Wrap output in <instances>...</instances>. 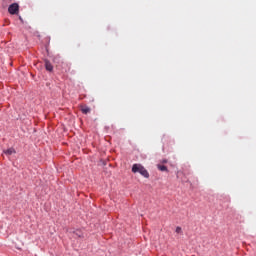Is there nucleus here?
<instances>
[{
  "instance_id": "1",
  "label": "nucleus",
  "mask_w": 256,
  "mask_h": 256,
  "mask_svg": "<svg viewBox=\"0 0 256 256\" xmlns=\"http://www.w3.org/2000/svg\"><path fill=\"white\" fill-rule=\"evenodd\" d=\"M132 173H140V175H142V177L149 179V172L141 164H134L132 166Z\"/></svg>"
},
{
  "instance_id": "2",
  "label": "nucleus",
  "mask_w": 256,
  "mask_h": 256,
  "mask_svg": "<svg viewBox=\"0 0 256 256\" xmlns=\"http://www.w3.org/2000/svg\"><path fill=\"white\" fill-rule=\"evenodd\" d=\"M8 12L10 15H18L19 14V4L13 3L8 7Z\"/></svg>"
},
{
  "instance_id": "3",
  "label": "nucleus",
  "mask_w": 256,
  "mask_h": 256,
  "mask_svg": "<svg viewBox=\"0 0 256 256\" xmlns=\"http://www.w3.org/2000/svg\"><path fill=\"white\" fill-rule=\"evenodd\" d=\"M45 69L49 72L53 71V64L49 60H45Z\"/></svg>"
},
{
  "instance_id": "4",
  "label": "nucleus",
  "mask_w": 256,
  "mask_h": 256,
  "mask_svg": "<svg viewBox=\"0 0 256 256\" xmlns=\"http://www.w3.org/2000/svg\"><path fill=\"white\" fill-rule=\"evenodd\" d=\"M4 155H13V153H16L15 148H9L7 150H3Z\"/></svg>"
},
{
  "instance_id": "5",
  "label": "nucleus",
  "mask_w": 256,
  "mask_h": 256,
  "mask_svg": "<svg viewBox=\"0 0 256 256\" xmlns=\"http://www.w3.org/2000/svg\"><path fill=\"white\" fill-rule=\"evenodd\" d=\"M81 111L84 115H87V113H91V108H89L88 106H82Z\"/></svg>"
},
{
  "instance_id": "6",
  "label": "nucleus",
  "mask_w": 256,
  "mask_h": 256,
  "mask_svg": "<svg viewBox=\"0 0 256 256\" xmlns=\"http://www.w3.org/2000/svg\"><path fill=\"white\" fill-rule=\"evenodd\" d=\"M72 233L73 237H83V232L81 230H75Z\"/></svg>"
},
{
  "instance_id": "7",
  "label": "nucleus",
  "mask_w": 256,
  "mask_h": 256,
  "mask_svg": "<svg viewBox=\"0 0 256 256\" xmlns=\"http://www.w3.org/2000/svg\"><path fill=\"white\" fill-rule=\"evenodd\" d=\"M157 169H159V171H168L167 166L161 164L157 165Z\"/></svg>"
},
{
  "instance_id": "8",
  "label": "nucleus",
  "mask_w": 256,
  "mask_h": 256,
  "mask_svg": "<svg viewBox=\"0 0 256 256\" xmlns=\"http://www.w3.org/2000/svg\"><path fill=\"white\" fill-rule=\"evenodd\" d=\"M175 232H176L178 235H183V229H182L180 226H177V227H176Z\"/></svg>"
},
{
  "instance_id": "9",
  "label": "nucleus",
  "mask_w": 256,
  "mask_h": 256,
  "mask_svg": "<svg viewBox=\"0 0 256 256\" xmlns=\"http://www.w3.org/2000/svg\"><path fill=\"white\" fill-rule=\"evenodd\" d=\"M162 163H167V160H165V159H164V160H162Z\"/></svg>"
},
{
  "instance_id": "10",
  "label": "nucleus",
  "mask_w": 256,
  "mask_h": 256,
  "mask_svg": "<svg viewBox=\"0 0 256 256\" xmlns=\"http://www.w3.org/2000/svg\"><path fill=\"white\" fill-rule=\"evenodd\" d=\"M20 21H23V18L19 17Z\"/></svg>"
}]
</instances>
